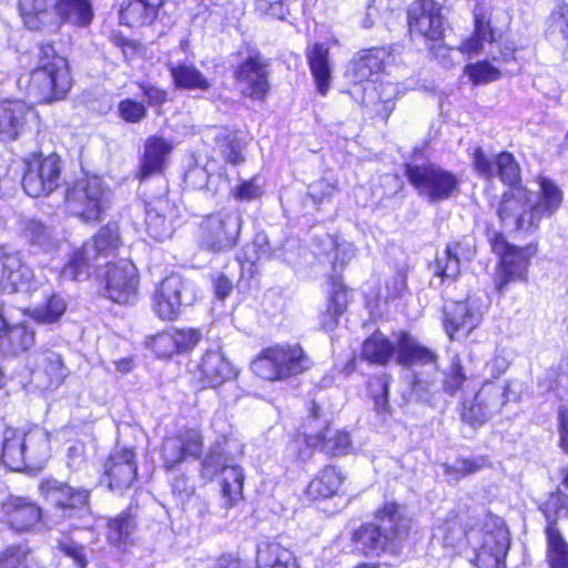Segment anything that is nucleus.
Listing matches in <instances>:
<instances>
[{"mask_svg":"<svg viewBox=\"0 0 568 568\" xmlns=\"http://www.w3.org/2000/svg\"><path fill=\"white\" fill-rule=\"evenodd\" d=\"M476 253V248L469 243L467 236L456 239L446 244L443 255H437L430 263L433 275L442 282L456 281L462 273V258L469 260Z\"/></svg>","mask_w":568,"mask_h":568,"instance_id":"nucleus-29","label":"nucleus"},{"mask_svg":"<svg viewBox=\"0 0 568 568\" xmlns=\"http://www.w3.org/2000/svg\"><path fill=\"white\" fill-rule=\"evenodd\" d=\"M484 312L469 298L455 301L444 308L442 326L452 341L468 337L483 323Z\"/></svg>","mask_w":568,"mask_h":568,"instance_id":"nucleus-24","label":"nucleus"},{"mask_svg":"<svg viewBox=\"0 0 568 568\" xmlns=\"http://www.w3.org/2000/svg\"><path fill=\"white\" fill-rule=\"evenodd\" d=\"M169 72L178 90L207 91L211 88L210 80L193 64H170Z\"/></svg>","mask_w":568,"mask_h":568,"instance_id":"nucleus-50","label":"nucleus"},{"mask_svg":"<svg viewBox=\"0 0 568 568\" xmlns=\"http://www.w3.org/2000/svg\"><path fill=\"white\" fill-rule=\"evenodd\" d=\"M57 548L62 555L70 558L77 568L88 567L84 545L77 542L71 537H65L58 540Z\"/></svg>","mask_w":568,"mask_h":568,"instance_id":"nucleus-63","label":"nucleus"},{"mask_svg":"<svg viewBox=\"0 0 568 568\" xmlns=\"http://www.w3.org/2000/svg\"><path fill=\"white\" fill-rule=\"evenodd\" d=\"M398 52L395 43L359 49L349 61L348 72L355 83L377 82V78L387 72L388 67L397 63Z\"/></svg>","mask_w":568,"mask_h":568,"instance_id":"nucleus-20","label":"nucleus"},{"mask_svg":"<svg viewBox=\"0 0 568 568\" xmlns=\"http://www.w3.org/2000/svg\"><path fill=\"white\" fill-rule=\"evenodd\" d=\"M496 11L491 0H475L471 17L473 31L457 45V51L466 57L478 55L484 51L485 43L494 44L501 37L496 24Z\"/></svg>","mask_w":568,"mask_h":568,"instance_id":"nucleus-18","label":"nucleus"},{"mask_svg":"<svg viewBox=\"0 0 568 568\" xmlns=\"http://www.w3.org/2000/svg\"><path fill=\"white\" fill-rule=\"evenodd\" d=\"M174 143L163 135H149L142 145L134 180L144 183L151 179L165 176Z\"/></svg>","mask_w":568,"mask_h":568,"instance_id":"nucleus-22","label":"nucleus"},{"mask_svg":"<svg viewBox=\"0 0 568 568\" xmlns=\"http://www.w3.org/2000/svg\"><path fill=\"white\" fill-rule=\"evenodd\" d=\"M139 517L136 507L126 506L105 520V540L109 547L120 555H128L139 546Z\"/></svg>","mask_w":568,"mask_h":568,"instance_id":"nucleus-25","label":"nucleus"},{"mask_svg":"<svg viewBox=\"0 0 568 568\" xmlns=\"http://www.w3.org/2000/svg\"><path fill=\"white\" fill-rule=\"evenodd\" d=\"M548 29L552 33H558L568 45V2L557 1L555 8L550 11L548 19Z\"/></svg>","mask_w":568,"mask_h":568,"instance_id":"nucleus-60","label":"nucleus"},{"mask_svg":"<svg viewBox=\"0 0 568 568\" xmlns=\"http://www.w3.org/2000/svg\"><path fill=\"white\" fill-rule=\"evenodd\" d=\"M243 221L231 211L217 210L200 217L195 227L196 247L213 255L231 252L237 247Z\"/></svg>","mask_w":568,"mask_h":568,"instance_id":"nucleus-9","label":"nucleus"},{"mask_svg":"<svg viewBox=\"0 0 568 568\" xmlns=\"http://www.w3.org/2000/svg\"><path fill=\"white\" fill-rule=\"evenodd\" d=\"M136 447L115 446L101 460L99 483L119 495L126 494L139 481Z\"/></svg>","mask_w":568,"mask_h":568,"instance_id":"nucleus-13","label":"nucleus"},{"mask_svg":"<svg viewBox=\"0 0 568 568\" xmlns=\"http://www.w3.org/2000/svg\"><path fill=\"white\" fill-rule=\"evenodd\" d=\"M194 377L199 389H217L237 377L235 366L226 358L221 347H209L201 354Z\"/></svg>","mask_w":568,"mask_h":568,"instance_id":"nucleus-23","label":"nucleus"},{"mask_svg":"<svg viewBox=\"0 0 568 568\" xmlns=\"http://www.w3.org/2000/svg\"><path fill=\"white\" fill-rule=\"evenodd\" d=\"M164 6L165 0H122L118 9L119 23L129 28L151 27Z\"/></svg>","mask_w":568,"mask_h":568,"instance_id":"nucleus-33","label":"nucleus"},{"mask_svg":"<svg viewBox=\"0 0 568 568\" xmlns=\"http://www.w3.org/2000/svg\"><path fill=\"white\" fill-rule=\"evenodd\" d=\"M109 203V187L94 174H83L72 180L64 189V207L85 224L102 221Z\"/></svg>","mask_w":568,"mask_h":568,"instance_id":"nucleus-6","label":"nucleus"},{"mask_svg":"<svg viewBox=\"0 0 568 568\" xmlns=\"http://www.w3.org/2000/svg\"><path fill=\"white\" fill-rule=\"evenodd\" d=\"M0 568H48L34 549L24 542H13L0 549Z\"/></svg>","mask_w":568,"mask_h":568,"instance_id":"nucleus-48","label":"nucleus"},{"mask_svg":"<svg viewBox=\"0 0 568 568\" xmlns=\"http://www.w3.org/2000/svg\"><path fill=\"white\" fill-rule=\"evenodd\" d=\"M118 116L128 124H138L146 119L148 109L144 101L134 98H124L116 106Z\"/></svg>","mask_w":568,"mask_h":568,"instance_id":"nucleus-58","label":"nucleus"},{"mask_svg":"<svg viewBox=\"0 0 568 568\" xmlns=\"http://www.w3.org/2000/svg\"><path fill=\"white\" fill-rule=\"evenodd\" d=\"M495 176L507 186L500 197H505L507 193H511L513 196H516L530 191L524 184L521 168L513 152L506 150L498 152L495 155Z\"/></svg>","mask_w":568,"mask_h":568,"instance_id":"nucleus-45","label":"nucleus"},{"mask_svg":"<svg viewBox=\"0 0 568 568\" xmlns=\"http://www.w3.org/2000/svg\"><path fill=\"white\" fill-rule=\"evenodd\" d=\"M467 381L466 368L459 355H455L450 359L447 368L443 372L442 390L445 395L455 397L464 392Z\"/></svg>","mask_w":568,"mask_h":568,"instance_id":"nucleus-56","label":"nucleus"},{"mask_svg":"<svg viewBox=\"0 0 568 568\" xmlns=\"http://www.w3.org/2000/svg\"><path fill=\"white\" fill-rule=\"evenodd\" d=\"M532 192L513 196L507 193L500 197L496 209V216L503 225L513 223V232L517 235L536 233L546 217L531 202Z\"/></svg>","mask_w":568,"mask_h":568,"instance_id":"nucleus-17","label":"nucleus"},{"mask_svg":"<svg viewBox=\"0 0 568 568\" xmlns=\"http://www.w3.org/2000/svg\"><path fill=\"white\" fill-rule=\"evenodd\" d=\"M29 111L30 108L21 100H0V141L18 139L27 124Z\"/></svg>","mask_w":568,"mask_h":568,"instance_id":"nucleus-42","label":"nucleus"},{"mask_svg":"<svg viewBox=\"0 0 568 568\" xmlns=\"http://www.w3.org/2000/svg\"><path fill=\"white\" fill-rule=\"evenodd\" d=\"M489 466V458L485 455L476 457H458L454 465H444V473L450 479L458 481Z\"/></svg>","mask_w":568,"mask_h":568,"instance_id":"nucleus-57","label":"nucleus"},{"mask_svg":"<svg viewBox=\"0 0 568 568\" xmlns=\"http://www.w3.org/2000/svg\"><path fill=\"white\" fill-rule=\"evenodd\" d=\"M254 564L255 568H301L294 551L276 539L257 544Z\"/></svg>","mask_w":568,"mask_h":568,"instance_id":"nucleus-40","label":"nucleus"},{"mask_svg":"<svg viewBox=\"0 0 568 568\" xmlns=\"http://www.w3.org/2000/svg\"><path fill=\"white\" fill-rule=\"evenodd\" d=\"M561 486L568 490V466L561 469ZM565 509L568 514V496L560 489L550 493L541 508L546 519L544 528L546 539V562L548 568H568V541L565 539L559 525L558 513Z\"/></svg>","mask_w":568,"mask_h":568,"instance_id":"nucleus-12","label":"nucleus"},{"mask_svg":"<svg viewBox=\"0 0 568 568\" xmlns=\"http://www.w3.org/2000/svg\"><path fill=\"white\" fill-rule=\"evenodd\" d=\"M486 241L490 253L496 257L493 287L498 296H504L515 283H527L532 260L538 253V242L517 245L509 241L501 230H486Z\"/></svg>","mask_w":568,"mask_h":568,"instance_id":"nucleus-2","label":"nucleus"},{"mask_svg":"<svg viewBox=\"0 0 568 568\" xmlns=\"http://www.w3.org/2000/svg\"><path fill=\"white\" fill-rule=\"evenodd\" d=\"M20 184L32 199L48 197L62 184L64 161L57 151L33 150L21 159Z\"/></svg>","mask_w":568,"mask_h":568,"instance_id":"nucleus-7","label":"nucleus"},{"mask_svg":"<svg viewBox=\"0 0 568 568\" xmlns=\"http://www.w3.org/2000/svg\"><path fill=\"white\" fill-rule=\"evenodd\" d=\"M314 362L298 343H275L263 347L251 361L250 368L268 383L287 382L311 371Z\"/></svg>","mask_w":568,"mask_h":568,"instance_id":"nucleus-3","label":"nucleus"},{"mask_svg":"<svg viewBox=\"0 0 568 568\" xmlns=\"http://www.w3.org/2000/svg\"><path fill=\"white\" fill-rule=\"evenodd\" d=\"M224 455L225 453L222 449H219L215 456L216 464L213 463L211 467H214L221 473L220 486L223 507L231 509L244 499L243 486L245 474L243 468L239 465H220L219 458L224 457Z\"/></svg>","mask_w":568,"mask_h":568,"instance_id":"nucleus-38","label":"nucleus"},{"mask_svg":"<svg viewBox=\"0 0 568 568\" xmlns=\"http://www.w3.org/2000/svg\"><path fill=\"white\" fill-rule=\"evenodd\" d=\"M36 333L26 323L10 324L0 305V356L14 357L33 347Z\"/></svg>","mask_w":568,"mask_h":568,"instance_id":"nucleus-32","label":"nucleus"},{"mask_svg":"<svg viewBox=\"0 0 568 568\" xmlns=\"http://www.w3.org/2000/svg\"><path fill=\"white\" fill-rule=\"evenodd\" d=\"M328 291L325 308L318 314V328L322 332H334L341 322V317L347 312L352 298V288L346 284L342 273L326 275Z\"/></svg>","mask_w":568,"mask_h":568,"instance_id":"nucleus-26","label":"nucleus"},{"mask_svg":"<svg viewBox=\"0 0 568 568\" xmlns=\"http://www.w3.org/2000/svg\"><path fill=\"white\" fill-rule=\"evenodd\" d=\"M232 55L237 59L232 77L237 84L244 87L243 95L264 102L271 92L270 60L250 42H244Z\"/></svg>","mask_w":568,"mask_h":568,"instance_id":"nucleus-11","label":"nucleus"},{"mask_svg":"<svg viewBox=\"0 0 568 568\" xmlns=\"http://www.w3.org/2000/svg\"><path fill=\"white\" fill-rule=\"evenodd\" d=\"M50 440L38 427L6 426L2 433L0 460L12 471H22L33 462L47 456Z\"/></svg>","mask_w":568,"mask_h":568,"instance_id":"nucleus-8","label":"nucleus"},{"mask_svg":"<svg viewBox=\"0 0 568 568\" xmlns=\"http://www.w3.org/2000/svg\"><path fill=\"white\" fill-rule=\"evenodd\" d=\"M439 356L437 353L418 343L407 331L397 334L396 364L410 368L414 366H437Z\"/></svg>","mask_w":568,"mask_h":568,"instance_id":"nucleus-37","label":"nucleus"},{"mask_svg":"<svg viewBox=\"0 0 568 568\" xmlns=\"http://www.w3.org/2000/svg\"><path fill=\"white\" fill-rule=\"evenodd\" d=\"M397 341L382 332L374 329L367 335L359 346V358L371 367H387L396 362Z\"/></svg>","mask_w":568,"mask_h":568,"instance_id":"nucleus-35","label":"nucleus"},{"mask_svg":"<svg viewBox=\"0 0 568 568\" xmlns=\"http://www.w3.org/2000/svg\"><path fill=\"white\" fill-rule=\"evenodd\" d=\"M205 435L197 425H183L168 433L161 439L158 448L161 467L165 473L180 469L184 463L200 462L203 471L215 463L219 450L212 449L206 456Z\"/></svg>","mask_w":568,"mask_h":568,"instance_id":"nucleus-4","label":"nucleus"},{"mask_svg":"<svg viewBox=\"0 0 568 568\" xmlns=\"http://www.w3.org/2000/svg\"><path fill=\"white\" fill-rule=\"evenodd\" d=\"M43 518L42 507L28 496L8 495L0 501V523L16 534L37 530Z\"/></svg>","mask_w":568,"mask_h":568,"instance_id":"nucleus-21","label":"nucleus"},{"mask_svg":"<svg viewBox=\"0 0 568 568\" xmlns=\"http://www.w3.org/2000/svg\"><path fill=\"white\" fill-rule=\"evenodd\" d=\"M353 443L349 432L337 430L321 448L328 457L345 456L352 449Z\"/></svg>","mask_w":568,"mask_h":568,"instance_id":"nucleus-62","label":"nucleus"},{"mask_svg":"<svg viewBox=\"0 0 568 568\" xmlns=\"http://www.w3.org/2000/svg\"><path fill=\"white\" fill-rule=\"evenodd\" d=\"M403 173L415 192L428 203L447 201L460 191L459 176L434 162H406Z\"/></svg>","mask_w":568,"mask_h":568,"instance_id":"nucleus-10","label":"nucleus"},{"mask_svg":"<svg viewBox=\"0 0 568 568\" xmlns=\"http://www.w3.org/2000/svg\"><path fill=\"white\" fill-rule=\"evenodd\" d=\"M328 425L326 426L324 432H318L315 435L305 434L300 430H296L290 437L286 450L292 456V458L297 463H305L310 460L316 449L321 446H324L326 443V430Z\"/></svg>","mask_w":568,"mask_h":568,"instance_id":"nucleus-49","label":"nucleus"},{"mask_svg":"<svg viewBox=\"0 0 568 568\" xmlns=\"http://www.w3.org/2000/svg\"><path fill=\"white\" fill-rule=\"evenodd\" d=\"M175 205L166 196H159L145 205V226L155 240H162L171 231Z\"/></svg>","mask_w":568,"mask_h":568,"instance_id":"nucleus-44","label":"nucleus"},{"mask_svg":"<svg viewBox=\"0 0 568 568\" xmlns=\"http://www.w3.org/2000/svg\"><path fill=\"white\" fill-rule=\"evenodd\" d=\"M67 308L64 297L59 292H52L32 310L30 316L38 324H54L62 318Z\"/></svg>","mask_w":568,"mask_h":568,"instance_id":"nucleus-53","label":"nucleus"},{"mask_svg":"<svg viewBox=\"0 0 568 568\" xmlns=\"http://www.w3.org/2000/svg\"><path fill=\"white\" fill-rule=\"evenodd\" d=\"M203 332L194 326H171L148 335L144 346L156 359L170 362L174 357L190 355L203 341Z\"/></svg>","mask_w":568,"mask_h":568,"instance_id":"nucleus-16","label":"nucleus"},{"mask_svg":"<svg viewBox=\"0 0 568 568\" xmlns=\"http://www.w3.org/2000/svg\"><path fill=\"white\" fill-rule=\"evenodd\" d=\"M475 173L487 181L495 178V158L491 159L481 146H475L469 154Z\"/></svg>","mask_w":568,"mask_h":568,"instance_id":"nucleus-61","label":"nucleus"},{"mask_svg":"<svg viewBox=\"0 0 568 568\" xmlns=\"http://www.w3.org/2000/svg\"><path fill=\"white\" fill-rule=\"evenodd\" d=\"M34 274L18 252L0 250V294H14L30 287Z\"/></svg>","mask_w":568,"mask_h":568,"instance_id":"nucleus-30","label":"nucleus"},{"mask_svg":"<svg viewBox=\"0 0 568 568\" xmlns=\"http://www.w3.org/2000/svg\"><path fill=\"white\" fill-rule=\"evenodd\" d=\"M463 75L471 87H481L501 79L503 71L491 60L485 58L466 63Z\"/></svg>","mask_w":568,"mask_h":568,"instance_id":"nucleus-52","label":"nucleus"},{"mask_svg":"<svg viewBox=\"0 0 568 568\" xmlns=\"http://www.w3.org/2000/svg\"><path fill=\"white\" fill-rule=\"evenodd\" d=\"M392 376L388 373L381 372L373 374L366 382L368 396L374 403L377 414H387L390 412L389 388Z\"/></svg>","mask_w":568,"mask_h":568,"instance_id":"nucleus-54","label":"nucleus"},{"mask_svg":"<svg viewBox=\"0 0 568 568\" xmlns=\"http://www.w3.org/2000/svg\"><path fill=\"white\" fill-rule=\"evenodd\" d=\"M346 475L336 465L322 466L310 479L305 489L304 497L310 503H318L332 499L342 494Z\"/></svg>","mask_w":568,"mask_h":568,"instance_id":"nucleus-31","label":"nucleus"},{"mask_svg":"<svg viewBox=\"0 0 568 568\" xmlns=\"http://www.w3.org/2000/svg\"><path fill=\"white\" fill-rule=\"evenodd\" d=\"M500 388L490 381H485L471 397H463L458 414L463 423L473 428L486 424L491 416V407L497 403Z\"/></svg>","mask_w":568,"mask_h":568,"instance_id":"nucleus-27","label":"nucleus"},{"mask_svg":"<svg viewBox=\"0 0 568 568\" xmlns=\"http://www.w3.org/2000/svg\"><path fill=\"white\" fill-rule=\"evenodd\" d=\"M36 63L20 72L18 87L38 104H51L67 98L73 78L67 57L61 54L52 41L37 45Z\"/></svg>","mask_w":568,"mask_h":568,"instance_id":"nucleus-1","label":"nucleus"},{"mask_svg":"<svg viewBox=\"0 0 568 568\" xmlns=\"http://www.w3.org/2000/svg\"><path fill=\"white\" fill-rule=\"evenodd\" d=\"M55 24L58 30L64 23L75 27H89L94 19V9L91 0H54L53 2Z\"/></svg>","mask_w":568,"mask_h":568,"instance_id":"nucleus-43","label":"nucleus"},{"mask_svg":"<svg viewBox=\"0 0 568 568\" xmlns=\"http://www.w3.org/2000/svg\"><path fill=\"white\" fill-rule=\"evenodd\" d=\"M44 500H51L55 509L72 513L89 506L91 490L83 487H73L55 478H43L38 486Z\"/></svg>","mask_w":568,"mask_h":568,"instance_id":"nucleus-28","label":"nucleus"},{"mask_svg":"<svg viewBox=\"0 0 568 568\" xmlns=\"http://www.w3.org/2000/svg\"><path fill=\"white\" fill-rule=\"evenodd\" d=\"M349 540L354 549L364 557H379L389 548V534L372 521L363 523L353 529Z\"/></svg>","mask_w":568,"mask_h":568,"instance_id":"nucleus-36","label":"nucleus"},{"mask_svg":"<svg viewBox=\"0 0 568 568\" xmlns=\"http://www.w3.org/2000/svg\"><path fill=\"white\" fill-rule=\"evenodd\" d=\"M83 242L88 244L94 257L100 258L115 255L123 246L119 222L109 221L100 226L89 240Z\"/></svg>","mask_w":568,"mask_h":568,"instance_id":"nucleus-47","label":"nucleus"},{"mask_svg":"<svg viewBox=\"0 0 568 568\" xmlns=\"http://www.w3.org/2000/svg\"><path fill=\"white\" fill-rule=\"evenodd\" d=\"M444 6L437 0H412L406 8L407 34L412 41L422 42L429 54L437 59L452 50L446 44Z\"/></svg>","mask_w":568,"mask_h":568,"instance_id":"nucleus-5","label":"nucleus"},{"mask_svg":"<svg viewBox=\"0 0 568 568\" xmlns=\"http://www.w3.org/2000/svg\"><path fill=\"white\" fill-rule=\"evenodd\" d=\"M511 545L510 531L504 518L488 511L481 528V542L471 564L476 568H506Z\"/></svg>","mask_w":568,"mask_h":568,"instance_id":"nucleus-15","label":"nucleus"},{"mask_svg":"<svg viewBox=\"0 0 568 568\" xmlns=\"http://www.w3.org/2000/svg\"><path fill=\"white\" fill-rule=\"evenodd\" d=\"M231 196L237 202H252L262 196L263 191L256 176L246 180H240L231 190Z\"/></svg>","mask_w":568,"mask_h":568,"instance_id":"nucleus-64","label":"nucleus"},{"mask_svg":"<svg viewBox=\"0 0 568 568\" xmlns=\"http://www.w3.org/2000/svg\"><path fill=\"white\" fill-rule=\"evenodd\" d=\"M189 292L186 280L179 273H170L154 286L151 293V307L162 322L178 321L187 305L184 298Z\"/></svg>","mask_w":568,"mask_h":568,"instance_id":"nucleus-19","label":"nucleus"},{"mask_svg":"<svg viewBox=\"0 0 568 568\" xmlns=\"http://www.w3.org/2000/svg\"><path fill=\"white\" fill-rule=\"evenodd\" d=\"M102 295L119 305L133 304L139 295L140 275L135 265L124 258L109 261L97 275Z\"/></svg>","mask_w":568,"mask_h":568,"instance_id":"nucleus-14","label":"nucleus"},{"mask_svg":"<svg viewBox=\"0 0 568 568\" xmlns=\"http://www.w3.org/2000/svg\"><path fill=\"white\" fill-rule=\"evenodd\" d=\"M219 153L226 164L237 166L245 163L244 141L235 132H226L215 136Z\"/></svg>","mask_w":568,"mask_h":568,"instance_id":"nucleus-55","label":"nucleus"},{"mask_svg":"<svg viewBox=\"0 0 568 568\" xmlns=\"http://www.w3.org/2000/svg\"><path fill=\"white\" fill-rule=\"evenodd\" d=\"M305 58L313 77L316 91L322 97H325L329 91L332 81L329 47L324 42H313L305 50Z\"/></svg>","mask_w":568,"mask_h":568,"instance_id":"nucleus-41","label":"nucleus"},{"mask_svg":"<svg viewBox=\"0 0 568 568\" xmlns=\"http://www.w3.org/2000/svg\"><path fill=\"white\" fill-rule=\"evenodd\" d=\"M97 260L98 257H94L88 244L82 242L78 247L70 251L67 261L61 267V276L73 282L85 281L93 274Z\"/></svg>","mask_w":568,"mask_h":568,"instance_id":"nucleus-46","label":"nucleus"},{"mask_svg":"<svg viewBox=\"0 0 568 568\" xmlns=\"http://www.w3.org/2000/svg\"><path fill=\"white\" fill-rule=\"evenodd\" d=\"M400 91L393 82H373L364 87L361 103L373 109V118L387 123L394 110Z\"/></svg>","mask_w":568,"mask_h":568,"instance_id":"nucleus-34","label":"nucleus"},{"mask_svg":"<svg viewBox=\"0 0 568 568\" xmlns=\"http://www.w3.org/2000/svg\"><path fill=\"white\" fill-rule=\"evenodd\" d=\"M538 202H532L546 217L552 216L564 204L562 190L548 176L538 175Z\"/></svg>","mask_w":568,"mask_h":568,"instance_id":"nucleus-51","label":"nucleus"},{"mask_svg":"<svg viewBox=\"0 0 568 568\" xmlns=\"http://www.w3.org/2000/svg\"><path fill=\"white\" fill-rule=\"evenodd\" d=\"M54 0H17V9L24 29L43 32L55 24Z\"/></svg>","mask_w":568,"mask_h":568,"instance_id":"nucleus-39","label":"nucleus"},{"mask_svg":"<svg viewBox=\"0 0 568 568\" xmlns=\"http://www.w3.org/2000/svg\"><path fill=\"white\" fill-rule=\"evenodd\" d=\"M136 87L145 99L144 103L146 104V109L150 106L154 109L156 114H162L164 104L170 100L169 92L163 88L145 81L136 82Z\"/></svg>","mask_w":568,"mask_h":568,"instance_id":"nucleus-59","label":"nucleus"}]
</instances>
